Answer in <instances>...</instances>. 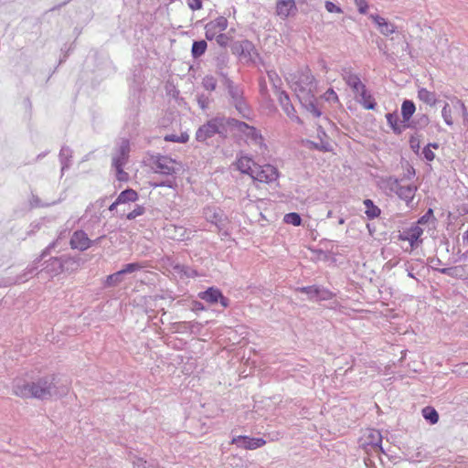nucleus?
<instances>
[{
    "mask_svg": "<svg viewBox=\"0 0 468 468\" xmlns=\"http://www.w3.org/2000/svg\"><path fill=\"white\" fill-rule=\"evenodd\" d=\"M56 375H47L34 381L15 378L12 384L13 394L22 399H50L62 397L69 391L67 386L58 387Z\"/></svg>",
    "mask_w": 468,
    "mask_h": 468,
    "instance_id": "f257e3e1",
    "label": "nucleus"
},
{
    "mask_svg": "<svg viewBox=\"0 0 468 468\" xmlns=\"http://www.w3.org/2000/svg\"><path fill=\"white\" fill-rule=\"evenodd\" d=\"M224 89L229 96V103L236 109L242 118L250 120L251 109L245 99L243 88L232 80H226Z\"/></svg>",
    "mask_w": 468,
    "mask_h": 468,
    "instance_id": "f03ea898",
    "label": "nucleus"
},
{
    "mask_svg": "<svg viewBox=\"0 0 468 468\" xmlns=\"http://www.w3.org/2000/svg\"><path fill=\"white\" fill-rule=\"evenodd\" d=\"M232 122H234L233 136L236 139L244 140L246 143L250 142L254 145H258L263 149L267 148L261 131H259L256 127L251 126L247 122L238 119H236V121H232Z\"/></svg>",
    "mask_w": 468,
    "mask_h": 468,
    "instance_id": "7ed1b4c3",
    "label": "nucleus"
},
{
    "mask_svg": "<svg viewBox=\"0 0 468 468\" xmlns=\"http://www.w3.org/2000/svg\"><path fill=\"white\" fill-rule=\"evenodd\" d=\"M152 163L154 165V173L161 174L167 176H176L178 169L175 167L177 162L167 156L157 154L152 157Z\"/></svg>",
    "mask_w": 468,
    "mask_h": 468,
    "instance_id": "20e7f679",
    "label": "nucleus"
},
{
    "mask_svg": "<svg viewBox=\"0 0 468 468\" xmlns=\"http://www.w3.org/2000/svg\"><path fill=\"white\" fill-rule=\"evenodd\" d=\"M231 51L246 62H254V57L259 56L254 44L248 39L233 42Z\"/></svg>",
    "mask_w": 468,
    "mask_h": 468,
    "instance_id": "39448f33",
    "label": "nucleus"
},
{
    "mask_svg": "<svg viewBox=\"0 0 468 468\" xmlns=\"http://www.w3.org/2000/svg\"><path fill=\"white\" fill-rule=\"evenodd\" d=\"M314 78L310 69L303 70L299 74L298 80L294 82L296 96L298 97L299 94L306 95V93H314Z\"/></svg>",
    "mask_w": 468,
    "mask_h": 468,
    "instance_id": "423d86ee",
    "label": "nucleus"
},
{
    "mask_svg": "<svg viewBox=\"0 0 468 468\" xmlns=\"http://www.w3.org/2000/svg\"><path fill=\"white\" fill-rule=\"evenodd\" d=\"M198 298L210 304L219 303L224 308H228L230 304V300L224 296L218 288L214 286L208 287L207 290L200 292L198 293Z\"/></svg>",
    "mask_w": 468,
    "mask_h": 468,
    "instance_id": "0eeeda50",
    "label": "nucleus"
},
{
    "mask_svg": "<svg viewBox=\"0 0 468 468\" xmlns=\"http://www.w3.org/2000/svg\"><path fill=\"white\" fill-rule=\"evenodd\" d=\"M231 444L245 450H256L266 444L263 438H251L245 435L233 436Z\"/></svg>",
    "mask_w": 468,
    "mask_h": 468,
    "instance_id": "6e6552de",
    "label": "nucleus"
},
{
    "mask_svg": "<svg viewBox=\"0 0 468 468\" xmlns=\"http://www.w3.org/2000/svg\"><path fill=\"white\" fill-rule=\"evenodd\" d=\"M279 177L278 169L271 165H265L255 170L252 178L259 182L271 183Z\"/></svg>",
    "mask_w": 468,
    "mask_h": 468,
    "instance_id": "1a4fd4ad",
    "label": "nucleus"
},
{
    "mask_svg": "<svg viewBox=\"0 0 468 468\" xmlns=\"http://www.w3.org/2000/svg\"><path fill=\"white\" fill-rule=\"evenodd\" d=\"M130 150L131 148L129 140L122 139L116 148L115 153L112 155V165H117L118 164L125 165L129 159Z\"/></svg>",
    "mask_w": 468,
    "mask_h": 468,
    "instance_id": "9d476101",
    "label": "nucleus"
},
{
    "mask_svg": "<svg viewBox=\"0 0 468 468\" xmlns=\"http://www.w3.org/2000/svg\"><path fill=\"white\" fill-rule=\"evenodd\" d=\"M232 121H236L235 118L232 117H225V116H216L214 117V122L216 124V128L218 132L216 134L219 136L222 140L228 138V129L234 133V122Z\"/></svg>",
    "mask_w": 468,
    "mask_h": 468,
    "instance_id": "9b49d317",
    "label": "nucleus"
},
{
    "mask_svg": "<svg viewBox=\"0 0 468 468\" xmlns=\"http://www.w3.org/2000/svg\"><path fill=\"white\" fill-rule=\"evenodd\" d=\"M297 13V6L295 0H277L276 2V14L282 19H286L292 16Z\"/></svg>",
    "mask_w": 468,
    "mask_h": 468,
    "instance_id": "f8f14e48",
    "label": "nucleus"
},
{
    "mask_svg": "<svg viewBox=\"0 0 468 468\" xmlns=\"http://www.w3.org/2000/svg\"><path fill=\"white\" fill-rule=\"evenodd\" d=\"M70 246L72 249L84 251L91 247V239L84 230L79 229L73 232L70 238Z\"/></svg>",
    "mask_w": 468,
    "mask_h": 468,
    "instance_id": "ddd939ff",
    "label": "nucleus"
},
{
    "mask_svg": "<svg viewBox=\"0 0 468 468\" xmlns=\"http://www.w3.org/2000/svg\"><path fill=\"white\" fill-rule=\"evenodd\" d=\"M278 101L281 107L291 120L295 121L298 123H303L300 117L296 114V111L292 104L290 97L286 91H280V94L278 95Z\"/></svg>",
    "mask_w": 468,
    "mask_h": 468,
    "instance_id": "4468645a",
    "label": "nucleus"
},
{
    "mask_svg": "<svg viewBox=\"0 0 468 468\" xmlns=\"http://www.w3.org/2000/svg\"><path fill=\"white\" fill-rule=\"evenodd\" d=\"M216 132H218V130L213 117L197 129L196 132V140L200 143H205L215 136Z\"/></svg>",
    "mask_w": 468,
    "mask_h": 468,
    "instance_id": "2eb2a0df",
    "label": "nucleus"
},
{
    "mask_svg": "<svg viewBox=\"0 0 468 468\" xmlns=\"http://www.w3.org/2000/svg\"><path fill=\"white\" fill-rule=\"evenodd\" d=\"M343 79L346 85L352 90L355 97L367 89L366 85L361 81L358 75L352 73L350 70H344Z\"/></svg>",
    "mask_w": 468,
    "mask_h": 468,
    "instance_id": "dca6fc26",
    "label": "nucleus"
},
{
    "mask_svg": "<svg viewBox=\"0 0 468 468\" xmlns=\"http://www.w3.org/2000/svg\"><path fill=\"white\" fill-rule=\"evenodd\" d=\"M298 100L302 106L314 117H320L322 115V112L317 106L314 93H306V95L299 94Z\"/></svg>",
    "mask_w": 468,
    "mask_h": 468,
    "instance_id": "f3484780",
    "label": "nucleus"
},
{
    "mask_svg": "<svg viewBox=\"0 0 468 468\" xmlns=\"http://www.w3.org/2000/svg\"><path fill=\"white\" fill-rule=\"evenodd\" d=\"M369 18L377 25L379 32L384 36H389L396 31V26L378 14H370Z\"/></svg>",
    "mask_w": 468,
    "mask_h": 468,
    "instance_id": "a211bd4d",
    "label": "nucleus"
},
{
    "mask_svg": "<svg viewBox=\"0 0 468 468\" xmlns=\"http://www.w3.org/2000/svg\"><path fill=\"white\" fill-rule=\"evenodd\" d=\"M63 261L62 256L51 257L49 260H48L44 262L45 266L40 271V272L45 271L51 276H57L58 274H60L61 272H63V263H62L63 261Z\"/></svg>",
    "mask_w": 468,
    "mask_h": 468,
    "instance_id": "6ab92c4d",
    "label": "nucleus"
},
{
    "mask_svg": "<svg viewBox=\"0 0 468 468\" xmlns=\"http://www.w3.org/2000/svg\"><path fill=\"white\" fill-rule=\"evenodd\" d=\"M206 218L218 229H223L226 225L227 218L224 212L219 208L208 209L206 212Z\"/></svg>",
    "mask_w": 468,
    "mask_h": 468,
    "instance_id": "aec40b11",
    "label": "nucleus"
},
{
    "mask_svg": "<svg viewBox=\"0 0 468 468\" xmlns=\"http://www.w3.org/2000/svg\"><path fill=\"white\" fill-rule=\"evenodd\" d=\"M429 123L430 118L427 114L418 113L408 122V124L404 125V127L414 131H420L427 127Z\"/></svg>",
    "mask_w": 468,
    "mask_h": 468,
    "instance_id": "412c9836",
    "label": "nucleus"
},
{
    "mask_svg": "<svg viewBox=\"0 0 468 468\" xmlns=\"http://www.w3.org/2000/svg\"><path fill=\"white\" fill-rule=\"evenodd\" d=\"M401 122L404 125L408 124V122L413 118V115L416 112V106L413 101L405 99L401 103Z\"/></svg>",
    "mask_w": 468,
    "mask_h": 468,
    "instance_id": "4be33fe9",
    "label": "nucleus"
},
{
    "mask_svg": "<svg viewBox=\"0 0 468 468\" xmlns=\"http://www.w3.org/2000/svg\"><path fill=\"white\" fill-rule=\"evenodd\" d=\"M386 119L388 124L389 125L392 132L396 135H400L403 133V131L407 129L406 127H404V123H399V118L396 111L387 113Z\"/></svg>",
    "mask_w": 468,
    "mask_h": 468,
    "instance_id": "5701e85b",
    "label": "nucleus"
},
{
    "mask_svg": "<svg viewBox=\"0 0 468 468\" xmlns=\"http://www.w3.org/2000/svg\"><path fill=\"white\" fill-rule=\"evenodd\" d=\"M355 98L356 101L367 110H375L377 107L376 100L367 89L362 90L358 96Z\"/></svg>",
    "mask_w": 468,
    "mask_h": 468,
    "instance_id": "b1692460",
    "label": "nucleus"
},
{
    "mask_svg": "<svg viewBox=\"0 0 468 468\" xmlns=\"http://www.w3.org/2000/svg\"><path fill=\"white\" fill-rule=\"evenodd\" d=\"M58 158L61 164L62 176L64 175V172L68 170L71 165L72 150L69 146L63 145L59 151Z\"/></svg>",
    "mask_w": 468,
    "mask_h": 468,
    "instance_id": "393cba45",
    "label": "nucleus"
},
{
    "mask_svg": "<svg viewBox=\"0 0 468 468\" xmlns=\"http://www.w3.org/2000/svg\"><path fill=\"white\" fill-rule=\"evenodd\" d=\"M255 165L253 160L249 156H241L237 160V168L240 173L249 175L251 178L254 176L255 170L251 167Z\"/></svg>",
    "mask_w": 468,
    "mask_h": 468,
    "instance_id": "a878e982",
    "label": "nucleus"
},
{
    "mask_svg": "<svg viewBox=\"0 0 468 468\" xmlns=\"http://www.w3.org/2000/svg\"><path fill=\"white\" fill-rule=\"evenodd\" d=\"M416 190L417 187L411 185L407 186H399L396 195L401 200H404L408 206H410V203H411L414 198Z\"/></svg>",
    "mask_w": 468,
    "mask_h": 468,
    "instance_id": "bb28decb",
    "label": "nucleus"
},
{
    "mask_svg": "<svg viewBox=\"0 0 468 468\" xmlns=\"http://www.w3.org/2000/svg\"><path fill=\"white\" fill-rule=\"evenodd\" d=\"M423 233V229L419 226L410 227L408 231H404V237H400L403 240H408L411 246H414L419 241L420 236Z\"/></svg>",
    "mask_w": 468,
    "mask_h": 468,
    "instance_id": "cd10ccee",
    "label": "nucleus"
},
{
    "mask_svg": "<svg viewBox=\"0 0 468 468\" xmlns=\"http://www.w3.org/2000/svg\"><path fill=\"white\" fill-rule=\"evenodd\" d=\"M138 193L134 189L127 187L117 197V203L127 204L130 202H135L138 200Z\"/></svg>",
    "mask_w": 468,
    "mask_h": 468,
    "instance_id": "c85d7f7f",
    "label": "nucleus"
},
{
    "mask_svg": "<svg viewBox=\"0 0 468 468\" xmlns=\"http://www.w3.org/2000/svg\"><path fill=\"white\" fill-rule=\"evenodd\" d=\"M363 204L365 205L366 207L365 214L367 219L372 220L380 216L381 209L375 205L373 200L367 198L363 201Z\"/></svg>",
    "mask_w": 468,
    "mask_h": 468,
    "instance_id": "c756f323",
    "label": "nucleus"
},
{
    "mask_svg": "<svg viewBox=\"0 0 468 468\" xmlns=\"http://www.w3.org/2000/svg\"><path fill=\"white\" fill-rule=\"evenodd\" d=\"M428 261L431 264V268L437 271H439L441 274L448 275L450 277H455L456 276V270L457 267H449V268H441L439 269L437 266L441 264V261L437 257H432L428 259Z\"/></svg>",
    "mask_w": 468,
    "mask_h": 468,
    "instance_id": "7c9ffc66",
    "label": "nucleus"
},
{
    "mask_svg": "<svg viewBox=\"0 0 468 468\" xmlns=\"http://www.w3.org/2000/svg\"><path fill=\"white\" fill-rule=\"evenodd\" d=\"M380 184V186L389 194H396L400 186L399 179L394 176L381 178Z\"/></svg>",
    "mask_w": 468,
    "mask_h": 468,
    "instance_id": "2f4dec72",
    "label": "nucleus"
},
{
    "mask_svg": "<svg viewBox=\"0 0 468 468\" xmlns=\"http://www.w3.org/2000/svg\"><path fill=\"white\" fill-rule=\"evenodd\" d=\"M207 48V43L204 39L194 40L191 48V56L194 59L203 56Z\"/></svg>",
    "mask_w": 468,
    "mask_h": 468,
    "instance_id": "473e14b6",
    "label": "nucleus"
},
{
    "mask_svg": "<svg viewBox=\"0 0 468 468\" xmlns=\"http://www.w3.org/2000/svg\"><path fill=\"white\" fill-rule=\"evenodd\" d=\"M418 98L430 106H434L438 101L436 94L425 88L419 89Z\"/></svg>",
    "mask_w": 468,
    "mask_h": 468,
    "instance_id": "72a5a7b5",
    "label": "nucleus"
},
{
    "mask_svg": "<svg viewBox=\"0 0 468 468\" xmlns=\"http://www.w3.org/2000/svg\"><path fill=\"white\" fill-rule=\"evenodd\" d=\"M150 186L154 188L168 187L171 189H176L177 188L176 177V176H168L165 180L152 181V182H150Z\"/></svg>",
    "mask_w": 468,
    "mask_h": 468,
    "instance_id": "f704fd0d",
    "label": "nucleus"
},
{
    "mask_svg": "<svg viewBox=\"0 0 468 468\" xmlns=\"http://www.w3.org/2000/svg\"><path fill=\"white\" fill-rule=\"evenodd\" d=\"M422 416L430 424H436L439 421V413L431 406H426L422 409Z\"/></svg>",
    "mask_w": 468,
    "mask_h": 468,
    "instance_id": "c9c22d12",
    "label": "nucleus"
},
{
    "mask_svg": "<svg viewBox=\"0 0 468 468\" xmlns=\"http://www.w3.org/2000/svg\"><path fill=\"white\" fill-rule=\"evenodd\" d=\"M63 271H73L80 266V260L67 255H62Z\"/></svg>",
    "mask_w": 468,
    "mask_h": 468,
    "instance_id": "e433bc0d",
    "label": "nucleus"
},
{
    "mask_svg": "<svg viewBox=\"0 0 468 468\" xmlns=\"http://www.w3.org/2000/svg\"><path fill=\"white\" fill-rule=\"evenodd\" d=\"M122 280H123V274L120 270V271H118L112 274H110L106 277V280L104 282V286L105 287H115L118 284H120L122 282Z\"/></svg>",
    "mask_w": 468,
    "mask_h": 468,
    "instance_id": "4c0bfd02",
    "label": "nucleus"
},
{
    "mask_svg": "<svg viewBox=\"0 0 468 468\" xmlns=\"http://www.w3.org/2000/svg\"><path fill=\"white\" fill-rule=\"evenodd\" d=\"M267 75H268L269 80L271 81V83L272 85V88L274 89L275 93L277 95H279L280 91H283L281 89V85H282L281 78L279 77V75L277 74V72L275 70H268Z\"/></svg>",
    "mask_w": 468,
    "mask_h": 468,
    "instance_id": "58836bf2",
    "label": "nucleus"
},
{
    "mask_svg": "<svg viewBox=\"0 0 468 468\" xmlns=\"http://www.w3.org/2000/svg\"><path fill=\"white\" fill-rule=\"evenodd\" d=\"M283 222L294 227H298L302 225L303 220L299 213L290 212L284 215Z\"/></svg>",
    "mask_w": 468,
    "mask_h": 468,
    "instance_id": "ea45409f",
    "label": "nucleus"
},
{
    "mask_svg": "<svg viewBox=\"0 0 468 468\" xmlns=\"http://www.w3.org/2000/svg\"><path fill=\"white\" fill-rule=\"evenodd\" d=\"M335 297V293H333L328 289L318 286L316 297L314 302H321V301H328Z\"/></svg>",
    "mask_w": 468,
    "mask_h": 468,
    "instance_id": "a19ab883",
    "label": "nucleus"
},
{
    "mask_svg": "<svg viewBox=\"0 0 468 468\" xmlns=\"http://www.w3.org/2000/svg\"><path fill=\"white\" fill-rule=\"evenodd\" d=\"M112 166L115 170V176L119 182H128L130 180L129 174L123 170L124 165L118 164L117 165Z\"/></svg>",
    "mask_w": 468,
    "mask_h": 468,
    "instance_id": "79ce46f5",
    "label": "nucleus"
},
{
    "mask_svg": "<svg viewBox=\"0 0 468 468\" xmlns=\"http://www.w3.org/2000/svg\"><path fill=\"white\" fill-rule=\"evenodd\" d=\"M217 79L212 75H206L202 79V86L208 91H213L217 88Z\"/></svg>",
    "mask_w": 468,
    "mask_h": 468,
    "instance_id": "37998d69",
    "label": "nucleus"
},
{
    "mask_svg": "<svg viewBox=\"0 0 468 468\" xmlns=\"http://www.w3.org/2000/svg\"><path fill=\"white\" fill-rule=\"evenodd\" d=\"M318 285L303 286L297 288L298 292L307 294L310 301H315Z\"/></svg>",
    "mask_w": 468,
    "mask_h": 468,
    "instance_id": "c03bdc74",
    "label": "nucleus"
},
{
    "mask_svg": "<svg viewBox=\"0 0 468 468\" xmlns=\"http://www.w3.org/2000/svg\"><path fill=\"white\" fill-rule=\"evenodd\" d=\"M441 116L445 122V123L449 126L453 124L452 117V110L450 108L449 103L445 102L444 106L441 110Z\"/></svg>",
    "mask_w": 468,
    "mask_h": 468,
    "instance_id": "a18cd8bd",
    "label": "nucleus"
},
{
    "mask_svg": "<svg viewBox=\"0 0 468 468\" xmlns=\"http://www.w3.org/2000/svg\"><path fill=\"white\" fill-rule=\"evenodd\" d=\"M209 23L215 29H219L220 31H223L228 27V19L225 16H220Z\"/></svg>",
    "mask_w": 468,
    "mask_h": 468,
    "instance_id": "49530a36",
    "label": "nucleus"
},
{
    "mask_svg": "<svg viewBox=\"0 0 468 468\" xmlns=\"http://www.w3.org/2000/svg\"><path fill=\"white\" fill-rule=\"evenodd\" d=\"M143 268V265L139 262H131L123 265V267L121 269V271L122 274H129L133 273L134 271H137Z\"/></svg>",
    "mask_w": 468,
    "mask_h": 468,
    "instance_id": "de8ad7c7",
    "label": "nucleus"
},
{
    "mask_svg": "<svg viewBox=\"0 0 468 468\" xmlns=\"http://www.w3.org/2000/svg\"><path fill=\"white\" fill-rule=\"evenodd\" d=\"M172 228L175 231V234L170 236L171 239H177V240H184L188 238L186 236V230L183 227L173 226Z\"/></svg>",
    "mask_w": 468,
    "mask_h": 468,
    "instance_id": "09e8293b",
    "label": "nucleus"
},
{
    "mask_svg": "<svg viewBox=\"0 0 468 468\" xmlns=\"http://www.w3.org/2000/svg\"><path fill=\"white\" fill-rule=\"evenodd\" d=\"M145 212V207L141 205H136V207L126 215V218L128 220H133L139 216H142Z\"/></svg>",
    "mask_w": 468,
    "mask_h": 468,
    "instance_id": "8fccbe9b",
    "label": "nucleus"
},
{
    "mask_svg": "<svg viewBox=\"0 0 468 468\" xmlns=\"http://www.w3.org/2000/svg\"><path fill=\"white\" fill-rule=\"evenodd\" d=\"M57 245V241L51 242L48 247H46L41 254L36 258L35 264H38L41 261H43L47 256L50 254L51 250H53Z\"/></svg>",
    "mask_w": 468,
    "mask_h": 468,
    "instance_id": "3c124183",
    "label": "nucleus"
},
{
    "mask_svg": "<svg viewBox=\"0 0 468 468\" xmlns=\"http://www.w3.org/2000/svg\"><path fill=\"white\" fill-rule=\"evenodd\" d=\"M197 102L202 110H207L210 104V99L207 95L202 93L197 95Z\"/></svg>",
    "mask_w": 468,
    "mask_h": 468,
    "instance_id": "603ef678",
    "label": "nucleus"
},
{
    "mask_svg": "<svg viewBox=\"0 0 468 468\" xmlns=\"http://www.w3.org/2000/svg\"><path fill=\"white\" fill-rule=\"evenodd\" d=\"M410 149L415 153L419 154L420 148V142L418 136L411 135L409 140Z\"/></svg>",
    "mask_w": 468,
    "mask_h": 468,
    "instance_id": "864d4df0",
    "label": "nucleus"
},
{
    "mask_svg": "<svg viewBox=\"0 0 468 468\" xmlns=\"http://www.w3.org/2000/svg\"><path fill=\"white\" fill-rule=\"evenodd\" d=\"M205 30H206L205 36L207 40H212L218 36L216 29L211 26L210 23H207L205 26Z\"/></svg>",
    "mask_w": 468,
    "mask_h": 468,
    "instance_id": "5fc2aeb1",
    "label": "nucleus"
},
{
    "mask_svg": "<svg viewBox=\"0 0 468 468\" xmlns=\"http://www.w3.org/2000/svg\"><path fill=\"white\" fill-rule=\"evenodd\" d=\"M324 7H325L326 11L329 13H338V14L343 13L342 8L331 1H326L324 4Z\"/></svg>",
    "mask_w": 468,
    "mask_h": 468,
    "instance_id": "6e6d98bb",
    "label": "nucleus"
},
{
    "mask_svg": "<svg viewBox=\"0 0 468 468\" xmlns=\"http://www.w3.org/2000/svg\"><path fill=\"white\" fill-rule=\"evenodd\" d=\"M372 439L370 440V443L375 447V448H379L381 450V452H384L383 449H382V446H381V443H382V436L379 432H377L376 435L372 434L371 435Z\"/></svg>",
    "mask_w": 468,
    "mask_h": 468,
    "instance_id": "4d7b16f0",
    "label": "nucleus"
},
{
    "mask_svg": "<svg viewBox=\"0 0 468 468\" xmlns=\"http://www.w3.org/2000/svg\"><path fill=\"white\" fill-rule=\"evenodd\" d=\"M360 14H367L368 9V4L367 0H354Z\"/></svg>",
    "mask_w": 468,
    "mask_h": 468,
    "instance_id": "13d9d810",
    "label": "nucleus"
},
{
    "mask_svg": "<svg viewBox=\"0 0 468 468\" xmlns=\"http://www.w3.org/2000/svg\"><path fill=\"white\" fill-rule=\"evenodd\" d=\"M228 59L229 58H228V56L226 53H223V54H220L219 56H218L216 68L226 69L227 64H228Z\"/></svg>",
    "mask_w": 468,
    "mask_h": 468,
    "instance_id": "bf43d9fd",
    "label": "nucleus"
},
{
    "mask_svg": "<svg viewBox=\"0 0 468 468\" xmlns=\"http://www.w3.org/2000/svg\"><path fill=\"white\" fill-rule=\"evenodd\" d=\"M423 158L429 162L433 161L435 158V154L429 148V146H424L421 152Z\"/></svg>",
    "mask_w": 468,
    "mask_h": 468,
    "instance_id": "052dcab7",
    "label": "nucleus"
},
{
    "mask_svg": "<svg viewBox=\"0 0 468 468\" xmlns=\"http://www.w3.org/2000/svg\"><path fill=\"white\" fill-rule=\"evenodd\" d=\"M215 38H216L217 43L220 47L226 48L228 46L229 38L226 34L220 33Z\"/></svg>",
    "mask_w": 468,
    "mask_h": 468,
    "instance_id": "680f3d73",
    "label": "nucleus"
},
{
    "mask_svg": "<svg viewBox=\"0 0 468 468\" xmlns=\"http://www.w3.org/2000/svg\"><path fill=\"white\" fill-rule=\"evenodd\" d=\"M30 206L32 207H43L49 206V204L42 203L41 199L37 196L33 195L30 199Z\"/></svg>",
    "mask_w": 468,
    "mask_h": 468,
    "instance_id": "e2e57ef3",
    "label": "nucleus"
},
{
    "mask_svg": "<svg viewBox=\"0 0 468 468\" xmlns=\"http://www.w3.org/2000/svg\"><path fill=\"white\" fill-rule=\"evenodd\" d=\"M457 103L460 104V107L462 109V114H463V125L468 127V112H467V108L464 105V103L463 101H461L460 100L457 101Z\"/></svg>",
    "mask_w": 468,
    "mask_h": 468,
    "instance_id": "0e129e2a",
    "label": "nucleus"
},
{
    "mask_svg": "<svg viewBox=\"0 0 468 468\" xmlns=\"http://www.w3.org/2000/svg\"><path fill=\"white\" fill-rule=\"evenodd\" d=\"M432 216H433V210L431 208H429L425 212V214L419 218L418 223L421 224V225H424V224H426L430 220V218Z\"/></svg>",
    "mask_w": 468,
    "mask_h": 468,
    "instance_id": "69168bd1",
    "label": "nucleus"
},
{
    "mask_svg": "<svg viewBox=\"0 0 468 468\" xmlns=\"http://www.w3.org/2000/svg\"><path fill=\"white\" fill-rule=\"evenodd\" d=\"M324 99L327 101H338V96H337L336 92L333 89H329L324 93Z\"/></svg>",
    "mask_w": 468,
    "mask_h": 468,
    "instance_id": "338daca9",
    "label": "nucleus"
},
{
    "mask_svg": "<svg viewBox=\"0 0 468 468\" xmlns=\"http://www.w3.org/2000/svg\"><path fill=\"white\" fill-rule=\"evenodd\" d=\"M187 5L192 10H199L202 8V0H187Z\"/></svg>",
    "mask_w": 468,
    "mask_h": 468,
    "instance_id": "774afa93",
    "label": "nucleus"
}]
</instances>
